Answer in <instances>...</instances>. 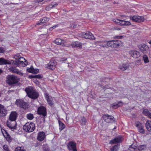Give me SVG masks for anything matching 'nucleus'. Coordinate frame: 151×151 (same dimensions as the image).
I'll return each instance as SVG.
<instances>
[{"label": "nucleus", "instance_id": "nucleus-43", "mask_svg": "<svg viewBox=\"0 0 151 151\" xmlns=\"http://www.w3.org/2000/svg\"><path fill=\"white\" fill-rule=\"evenodd\" d=\"M69 145L72 149L76 147V144L73 142H70Z\"/></svg>", "mask_w": 151, "mask_h": 151}, {"label": "nucleus", "instance_id": "nucleus-30", "mask_svg": "<svg viewBox=\"0 0 151 151\" xmlns=\"http://www.w3.org/2000/svg\"><path fill=\"white\" fill-rule=\"evenodd\" d=\"M146 149V146L145 145H140L138 147L136 151H143Z\"/></svg>", "mask_w": 151, "mask_h": 151}, {"label": "nucleus", "instance_id": "nucleus-39", "mask_svg": "<svg viewBox=\"0 0 151 151\" xmlns=\"http://www.w3.org/2000/svg\"><path fill=\"white\" fill-rule=\"evenodd\" d=\"M80 122L81 124L83 125H84L86 124V119L84 117H83L81 118V119Z\"/></svg>", "mask_w": 151, "mask_h": 151}, {"label": "nucleus", "instance_id": "nucleus-34", "mask_svg": "<svg viewBox=\"0 0 151 151\" xmlns=\"http://www.w3.org/2000/svg\"><path fill=\"white\" fill-rule=\"evenodd\" d=\"M114 40H111L109 41H106L107 48L108 47H110L113 48Z\"/></svg>", "mask_w": 151, "mask_h": 151}, {"label": "nucleus", "instance_id": "nucleus-52", "mask_svg": "<svg viewBox=\"0 0 151 151\" xmlns=\"http://www.w3.org/2000/svg\"><path fill=\"white\" fill-rule=\"evenodd\" d=\"M73 151H77V150L76 148V147L72 149Z\"/></svg>", "mask_w": 151, "mask_h": 151}, {"label": "nucleus", "instance_id": "nucleus-63", "mask_svg": "<svg viewBox=\"0 0 151 151\" xmlns=\"http://www.w3.org/2000/svg\"><path fill=\"white\" fill-rule=\"evenodd\" d=\"M9 151H10L9 150Z\"/></svg>", "mask_w": 151, "mask_h": 151}, {"label": "nucleus", "instance_id": "nucleus-32", "mask_svg": "<svg viewBox=\"0 0 151 151\" xmlns=\"http://www.w3.org/2000/svg\"><path fill=\"white\" fill-rule=\"evenodd\" d=\"M58 4L56 3H55L54 4H50L46 8V10H49V9H52L53 8L55 7L58 5Z\"/></svg>", "mask_w": 151, "mask_h": 151}, {"label": "nucleus", "instance_id": "nucleus-42", "mask_svg": "<svg viewBox=\"0 0 151 151\" xmlns=\"http://www.w3.org/2000/svg\"><path fill=\"white\" fill-rule=\"evenodd\" d=\"M27 117L28 119L32 120L33 119L34 116L32 114H29L27 115Z\"/></svg>", "mask_w": 151, "mask_h": 151}, {"label": "nucleus", "instance_id": "nucleus-36", "mask_svg": "<svg viewBox=\"0 0 151 151\" xmlns=\"http://www.w3.org/2000/svg\"><path fill=\"white\" fill-rule=\"evenodd\" d=\"M46 95V97L48 103L50 105H52L53 103L51 101V98H50L49 96L47 94Z\"/></svg>", "mask_w": 151, "mask_h": 151}, {"label": "nucleus", "instance_id": "nucleus-59", "mask_svg": "<svg viewBox=\"0 0 151 151\" xmlns=\"http://www.w3.org/2000/svg\"><path fill=\"white\" fill-rule=\"evenodd\" d=\"M149 43L151 45V40L149 42Z\"/></svg>", "mask_w": 151, "mask_h": 151}, {"label": "nucleus", "instance_id": "nucleus-35", "mask_svg": "<svg viewBox=\"0 0 151 151\" xmlns=\"http://www.w3.org/2000/svg\"><path fill=\"white\" fill-rule=\"evenodd\" d=\"M59 129L60 130L63 129L65 127V125L60 121H59Z\"/></svg>", "mask_w": 151, "mask_h": 151}, {"label": "nucleus", "instance_id": "nucleus-16", "mask_svg": "<svg viewBox=\"0 0 151 151\" xmlns=\"http://www.w3.org/2000/svg\"><path fill=\"white\" fill-rule=\"evenodd\" d=\"M122 141V137L120 136H118L115 138L114 139L111 140L109 143L112 144L117 143H120Z\"/></svg>", "mask_w": 151, "mask_h": 151}, {"label": "nucleus", "instance_id": "nucleus-47", "mask_svg": "<svg viewBox=\"0 0 151 151\" xmlns=\"http://www.w3.org/2000/svg\"><path fill=\"white\" fill-rule=\"evenodd\" d=\"M4 106L0 104V113H1L2 112L3 113V110H4Z\"/></svg>", "mask_w": 151, "mask_h": 151}, {"label": "nucleus", "instance_id": "nucleus-20", "mask_svg": "<svg viewBox=\"0 0 151 151\" xmlns=\"http://www.w3.org/2000/svg\"><path fill=\"white\" fill-rule=\"evenodd\" d=\"M71 45L73 48L78 47L79 48H81L82 47L81 43L78 42H72Z\"/></svg>", "mask_w": 151, "mask_h": 151}, {"label": "nucleus", "instance_id": "nucleus-37", "mask_svg": "<svg viewBox=\"0 0 151 151\" xmlns=\"http://www.w3.org/2000/svg\"><path fill=\"white\" fill-rule=\"evenodd\" d=\"M119 145H115L111 149V151H117L119 148Z\"/></svg>", "mask_w": 151, "mask_h": 151}, {"label": "nucleus", "instance_id": "nucleus-26", "mask_svg": "<svg viewBox=\"0 0 151 151\" xmlns=\"http://www.w3.org/2000/svg\"><path fill=\"white\" fill-rule=\"evenodd\" d=\"M98 44L101 47L107 48L106 41L98 42Z\"/></svg>", "mask_w": 151, "mask_h": 151}, {"label": "nucleus", "instance_id": "nucleus-25", "mask_svg": "<svg viewBox=\"0 0 151 151\" xmlns=\"http://www.w3.org/2000/svg\"><path fill=\"white\" fill-rule=\"evenodd\" d=\"M10 61L8 62L7 60L2 58H0V65H2L7 64H12L10 63Z\"/></svg>", "mask_w": 151, "mask_h": 151}, {"label": "nucleus", "instance_id": "nucleus-11", "mask_svg": "<svg viewBox=\"0 0 151 151\" xmlns=\"http://www.w3.org/2000/svg\"><path fill=\"white\" fill-rule=\"evenodd\" d=\"M81 35L82 37L86 39L92 40H93L95 39V37L92 33L88 32L86 33H82Z\"/></svg>", "mask_w": 151, "mask_h": 151}, {"label": "nucleus", "instance_id": "nucleus-1", "mask_svg": "<svg viewBox=\"0 0 151 151\" xmlns=\"http://www.w3.org/2000/svg\"><path fill=\"white\" fill-rule=\"evenodd\" d=\"M25 91L28 97L32 99H36L39 96L38 93L34 90L31 87L26 88Z\"/></svg>", "mask_w": 151, "mask_h": 151}, {"label": "nucleus", "instance_id": "nucleus-49", "mask_svg": "<svg viewBox=\"0 0 151 151\" xmlns=\"http://www.w3.org/2000/svg\"><path fill=\"white\" fill-rule=\"evenodd\" d=\"M20 56L19 55V54H17L16 55H15L14 57V58L15 59V58H20Z\"/></svg>", "mask_w": 151, "mask_h": 151}, {"label": "nucleus", "instance_id": "nucleus-31", "mask_svg": "<svg viewBox=\"0 0 151 151\" xmlns=\"http://www.w3.org/2000/svg\"><path fill=\"white\" fill-rule=\"evenodd\" d=\"M135 145L136 144L135 143H133L131 145L129 148V150L131 151H134L135 150H136V151L137 148Z\"/></svg>", "mask_w": 151, "mask_h": 151}, {"label": "nucleus", "instance_id": "nucleus-18", "mask_svg": "<svg viewBox=\"0 0 151 151\" xmlns=\"http://www.w3.org/2000/svg\"><path fill=\"white\" fill-rule=\"evenodd\" d=\"M9 70L10 71H11L12 73L19 74V75H22L23 74L22 73H21L15 67H11L9 68Z\"/></svg>", "mask_w": 151, "mask_h": 151}, {"label": "nucleus", "instance_id": "nucleus-8", "mask_svg": "<svg viewBox=\"0 0 151 151\" xmlns=\"http://www.w3.org/2000/svg\"><path fill=\"white\" fill-rule=\"evenodd\" d=\"M130 18L133 21L138 22H143L145 20L143 17L139 16H134L132 17H130Z\"/></svg>", "mask_w": 151, "mask_h": 151}, {"label": "nucleus", "instance_id": "nucleus-50", "mask_svg": "<svg viewBox=\"0 0 151 151\" xmlns=\"http://www.w3.org/2000/svg\"><path fill=\"white\" fill-rule=\"evenodd\" d=\"M123 36H117L116 37V38L118 39H122L123 37Z\"/></svg>", "mask_w": 151, "mask_h": 151}, {"label": "nucleus", "instance_id": "nucleus-60", "mask_svg": "<svg viewBox=\"0 0 151 151\" xmlns=\"http://www.w3.org/2000/svg\"><path fill=\"white\" fill-rule=\"evenodd\" d=\"M46 34H46H43V35H45Z\"/></svg>", "mask_w": 151, "mask_h": 151}, {"label": "nucleus", "instance_id": "nucleus-53", "mask_svg": "<svg viewBox=\"0 0 151 151\" xmlns=\"http://www.w3.org/2000/svg\"><path fill=\"white\" fill-rule=\"evenodd\" d=\"M3 72V71L1 69H0V74L1 73H2Z\"/></svg>", "mask_w": 151, "mask_h": 151}, {"label": "nucleus", "instance_id": "nucleus-41", "mask_svg": "<svg viewBox=\"0 0 151 151\" xmlns=\"http://www.w3.org/2000/svg\"><path fill=\"white\" fill-rule=\"evenodd\" d=\"M29 77L31 78H41L42 77V76L40 75H36L35 76L31 75Z\"/></svg>", "mask_w": 151, "mask_h": 151}, {"label": "nucleus", "instance_id": "nucleus-56", "mask_svg": "<svg viewBox=\"0 0 151 151\" xmlns=\"http://www.w3.org/2000/svg\"><path fill=\"white\" fill-rule=\"evenodd\" d=\"M76 26H77V25L76 24L75 25H74L73 26V27H74V28H76Z\"/></svg>", "mask_w": 151, "mask_h": 151}, {"label": "nucleus", "instance_id": "nucleus-44", "mask_svg": "<svg viewBox=\"0 0 151 151\" xmlns=\"http://www.w3.org/2000/svg\"><path fill=\"white\" fill-rule=\"evenodd\" d=\"M14 151H25V150L22 149L21 147H16Z\"/></svg>", "mask_w": 151, "mask_h": 151}, {"label": "nucleus", "instance_id": "nucleus-5", "mask_svg": "<svg viewBox=\"0 0 151 151\" xmlns=\"http://www.w3.org/2000/svg\"><path fill=\"white\" fill-rule=\"evenodd\" d=\"M15 60H12L10 61V63H12L13 65H16L17 66L19 65V63L24 61L25 62H27V60L24 58L20 57L18 58H15Z\"/></svg>", "mask_w": 151, "mask_h": 151}, {"label": "nucleus", "instance_id": "nucleus-61", "mask_svg": "<svg viewBox=\"0 0 151 151\" xmlns=\"http://www.w3.org/2000/svg\"><path fill=\"white\" fill-rule=\"evenodd\" d=\"M114 3H115V2H114Z\"/></svg>", "mask_w": 151, "mask_h": 151}, {"label": "nucleus", "instance_id": "nucleus-12", "mask_svg": "<svg viewBox=\"0 0 151 151\" xmlns=\"http://www.w3.org/2000/svg\"><path fill=\"white\" fill-rule=\"evenodd\" d=\"M37 113L39 114L42 115L44 117L46 115V111L45 108L43 106L39 107L37 110Z\"/></svg>", "mask_w": 151, "mask_h": 151}, {"label": "nucleus", "instance_id": "nucleus-4", "mask_svg": "<svg viewBox=\"0 0 151 151\" xmlns=\"http://www.w3.org/2000/svg\"><path fill=\"white\" fill-rule=\"evenodd\" d=\"M113 21L117 24L123 26H129L131 25V23L128 21L121 20L118 19H114Z\"/></svg>", "mask_w": 151, "mask_h": 151}, {"label": "nucleus", "instance_id": "nucleus-54", "mask_svg": "<svg viewBox=\"0 0 151 151\" xmlns=\"http://www.w3.org/2000/svg\"><path fill=\"white\" fill-rule=\"evenodd\" d=\"M53 29L52 27H50L49 29V30L51 31Z\"/></svg>", "mask_w": 151, "mask_h": 151}, {"label": "nucleus", "instance_id": "nucleus-48", "mask_svg": "<svg viewBox=\"0 0 151 151\" xmlns=\"http://www.w3.org/2000/svg\"><path fill=\"white\" fill-rule=\"evenodd\" d=\"M5 50L3 47H0V53H3L4 52Z\"/></svg>", "mask_w": 151, "mask_h": 151}, {"label": "nucleus", "instance_id": "nucleus-3", "mask_svg": "<svg viewBox=\"0 0 151 151\" xmlns=\"http://www.w3.org/2000/svg\"><path fill=\"white\" fill-rule=\"evenodd\" d=\"M19 79L13 75H9L7 76V83L9 84H13L17 83Z\"/></svg>", "mask_w": 151, "mask_h": 151}, {"label": "nucleus", "instance_id": "nucleus-57", "mask_svg": "<svg viewBox=\"0 0 151 151\" xmlns=\"http://www.w3.org/2000/svg\"><path fill=\"white\" fill-rule=\"evenodd\" d=\"M149 117L150 118V119H151V113H150V114L149 115Z\"/></svg>", "mask_w": 151, "mask_h": 151}, {"label": "nucleus", "instance_id": "nucleus-58", "mask_svg": "<svg viewBox=\"0 0 151 151\" xmlns=\"http://www.w3.org/2000/svg\"><path fill=\"white\" fill-rule=\"evenodd\" d=\"M149 43L151 45V40L149 42Z\"/></svg>", "mask_w": 151, "mask_h": 151}, {"label": "nucleus", "instance_id": "nucleus-55", "mask_svg": "<svg viewBox=\"0 0 151 151\" xmlns=\"http://www.w3.org/2000/svg\"><path fill=\"white\" fill-rule=\"evenodd\" d=\"M6 115V114H5V113H4L3 114L2 116H5Z\"/></svg>", "mask_w": 151, "mask_h": 151}, {"label": "nucleus", "instance_id": "nucleus-28", "mask_svg": "<svg viewBox=\"0 0 151 151\" xmlns=\"http://www.w3.org/2000/svg\"><path fill=\"white\" fill-rule=\"evenodd\" d=\"M12 121L10 120L7 121L6 123L7 126L12 129H15L16 128V127L14 125H13L12 123Z\"/></svg>", "mask_w": 151, "mask_h": 151}, {"label": "nucleus", "instance_id": "nucleus-6", "mask_svg": "<svg viewBox=\"0 0 151 151\" xmlns=\"http://www.w3.org/2000/svg\"><path fill=\"white\" fill-rule=\"evenodd\" d=\"M103 119L107 123H111L115 120L114 117L108 114L104 115L102 116Z\"/></svg>", "mask_w": 151, "mask_h": 151}, {"label": "nucleus", "instance_id": "nucleus-13", "mask_svg": "<svg viewBox=\"0 0 151 151\" xmlns=\"http://www.w3.org/2000/svg\"><path fill=\"white\" fill-rule=\"evenodd\" d=\"M113 48L121 47L123 45V43L120 40H114Z\"/></svg>", "mask_w": 151, "mask_h": 151}, {"label": "nucleus", "instance_id": "nucleus-14", "mask_svg": "<svg viewBox=\"0 0 151 151\" xmlns=\"http://www.w3.org/2000/svg\"><path fill=\"white\" fill-rule=\"evenodd\" d=\"M139 48L142 52L146 53L147 52V51L149 49V47L146 45L144 44L139 47Z\"/></svg>", "mask_w": 151, "mask_h": 151}, {"label": "nucleus", "instance_id": "nucleus-40", "mask_svg": "<svg viewBox=\"0 0 151 151\" xmlns=\"http://www.w3.org/2000/svg\"><path fill=\"white\" fill-rule=\"evenodd\" d=\"M143 113L146 116H149V115L150 114V113L149 111L147 110L146 109H144L143 111Z\"/></svg>", "mask_w": 151, "mask_h": 151}, {"label": "nucleus", "instance_id": "nucleus-24", "mask_svg": "<svg viewBox=\"0 0 151 151\" xmlns=\"http://www.w3.org/2000/svg\"><path fill=\"white\" fill-rule=\"evenodd\" d=\"M27 70L29 73H37L39 71L38 69H34L32 67H31L30 68L27 69Z\"/></svg>", "mask_w": 151, "mask_h": 151}, {"label": "nucleus", "instance_id": "nucleus-17", "mask_svg": "<svg viewBox=\"0 0 151 151\" xmlns=\"http://www.w3.org/2000/svg\"><path fill=\"white\" fill-rule=\"evenodd\" d=\"M129 53L134 58H137L140 55L139 52L136 50H131L129 51Z\"/></svg>", "mask_w": 151, "mask_h": 151}, {"label": "nucleus", "instance_id": "nucleus-7", "mask_svg": "<svg viewBox=\"0 0 151 151\" xmlns=\"http://www.w3.org/2000/svg\"><path fill=\"white\" fill-rule=\"evenodd\" d=\"M16 104L21 108L26 109L28 108V105L27 103L22 100L17 99L16 102Z\"/></svg>", "mask_w": 151, "mask_h": 151}, {"label": "nucleus", "instance_id": "nucleus-62", "mask_svg": "<svg viewBox=\"0 0 151 151\" xmlns=\"http://www.w3.org/2000/svg\"><path fill=\"white\" fill-rule=\"evenodd\" d=\"M114 3H115V2H114Z\"/></svg>", "mask_w": 151, "mask_h": 151}, {"label": "nucleus", "instance_id": "nucleus-51", "mask_svg": "<svg viewBox=\"0 0 151 151\" xmlns=\"http://www.w3.org/2000/svg\"><path fill=\"white\" fill-rule=\"evenodd\" d=\"M58 25H56L52 27L53 29L55 28L56 27H58Z\"/></svg>", "mask_w": 151, "mask_h": 151}, {"label": "nucleus", "instance_id": "nucleus-22", "mask_svg": "<svg viewBox=\"0 0 151 151\" xmlns=\"http://www.w3.org/2000/svg\"><path fill=\"white\" fill-rule=\"evenodd\" d=\"M55 43L57 45H61L63 46L65 45V42L60 38H57L55 41Z\"/></svg>", "mask_w": 151, "mask_h": 151}, {"label": "nucleus", "instance_id": "nucleus-46", "mask_svg": "<svg viewBox=\"0 0 151 151\" xmlns=\"http://www.w3.org/2000/svg\"><path fill=\"white\" fill-rule=\"evenodd\" d=\"M3 148L5 151H9V150L8 149V146L7 145H4L3 146Z\"/></svg>", "mask_w": 151, "mask_h": 151}, {"label": "nucleus", "instance_id": "nucleus-10", "mask_svg": "<svg viewBox=\"0 0 151 151\" xmlns=\"http://www.w3.org/2000/svg\"><path fill=\"white\" fill-rule=\"evenodd\" d=\"M136 127H137L138 132L141 134H144L145 133L144 126L140 122H137L136 124Z\"/></svg>", "mask_w": 151, "mask_h": 151}, {"label": "nucleus", "instance_id": "nucleus-33", "mask_svg": "<svg viewBox=\"0 0 151 151\" xmlns=\"http://www.w3.org/2000/svg\"><path fill=\"white\" fill-rule=\"evenodd\" d=\"M122 105V103L121 102H119L118 103L114 104L112 106V107L114 109H116L119 107H120Z\"/></svg>", "mask_w": 151, "mask_h": 151}, {"label": "nucleus", "instance_id": "nucleus-19", "mask_svg": "<svg viewBox=\"0 0 151 151\" xmlns=\"http://www.w3.org/2000/svg\"><path fill=\"white\" fill-rule=\"evenodd\" d=\"M45 137V133L44 132H40L38 133L37 139L39 141H42Z\"/></svg>", "mask_w": 151, "mask_h": 151}, {"label": "nucleus", "instance_id": "nucleus-23", "mask_svg": "<svg viewBox=\"0 0 151 151\" xmlns=\"http://www.w3.org/2000/svg\"><path fill=\"white\" fill-rule=\"evenodd\" d=\"M145 126L147 131L151 132V121H147L145 123Z\"/></svg>", "mask_w": 151, "mask_h": 151}, {"label": "nucleus", "instance_id": "nucleus-45", "mask_svg": "<svg viewBox=\"0 0 151 151\" xmlns=\"http://www.w3.org/2000/svg\"><path fill=\"white\" fill-rule=\"evenodd\" d=\"M22 65V66L24 67L25 66L27 65V61L26 62H25L24 61L23 62H21L19 63V65Z\"/></svg>", "mask_w": 151, "mask_h": 151}, {"label": "nucleus", "instance_id": "nucleus-15", "mask_svg": "<svg viewBox=\"0 0 151 151\" xmlns=\"http://www.w3.org/2000/svg\"><path fill=\"white\" fill-rule=\"evenodd\" d=\"M17 117V114L16 111H12L10 114L9 119L11 121H15Z\"/></svg>", "mask_w": 151, "mask_h": 151}, {"label": "nucleus", "instance_id": "nucleus-2", "mask_svg": "<svg viewBox=\"0 0 151 151\" xmlns=\"http://www.w3.org/2000/svg\"><path fill=\"white\" fill-rule=\"evenodd\" d=\"M23 128L26 132H31L35 129V125L32 122H27L24 126Z\"/></svg>", "mask_w": 151, "mask_h": 151}, {"label": "nucleus", "instance_id": "nucleus-9", "mask_svg": "<svg viewBox=\"0 0 151 151\" xmlns=\"http://www.w3.org/2000/svg\"><path fill=\"white\" fill-rule=\"evenodd\" d=\"M56 65L55 61L52 60L49 63L46 65V67L49 69L52 70L54 69Z\"/></svg>", "mask_w": 151, "mask_h": 151}, {"label": "nucleus", "instance_id": "nucleus-29", "mask_svg": "<svg viewBox=\"0 0 151 151\" xmlns=\"http://www.w3.org/2000/svg\"><path fill=\"white\" fill-rule=\"evenodd\" d=\"M129 67L128 65L122 64L119 65V68L122 70H125L128 68Z\"/></svg>", "mask_w": 151, "mask_h": 151}, {"label": "nucleus", "instance_id": "nucleus-21", "mask_svg": "<svg viewBox=\"0 0 151 151\" xmlns=\"http://www.w3.org/2000/svg\"><path fill=\"white\" fill-rule=\"evenodd\" d=\"M49 20V18L46 17H44L42 19H41L40 21H38L37 23V25L42 24L43 23L48 22Z\"/></svg>", "mask_w": 151, "mask_h": 151}, {"label": "nucleus", "instance_id": "nucleus-38", "mask_svg": "<svg viewBox=\"0 0 151 151\" xmlns=\"http://www.w3.org/2000/svg\"><path fill=\"white\" fill-rule=\"evenodd\" d=\"M143 59L145 63H147L149 62V60L147 56L144 55L143 56Z\"/></svg>", "mask_w": 151, "mask_h": 151}, {"label": "nucleus", "instance_id": "nucleus-27", "mask_svg": "<svg viewBox=\"0 0 151 151\" xmlns=\"http://www.w3.org/2000/svg\"><path fill=\"white\" fill-rule=\"evenodd\" d=\"M5 131V133L4 134V137L6 139L7 141L9 142H11L12 140V138L10 136L6 131Z\"/></svg>", "mask_w": 151, "mask_h": 151}]
</instances>
